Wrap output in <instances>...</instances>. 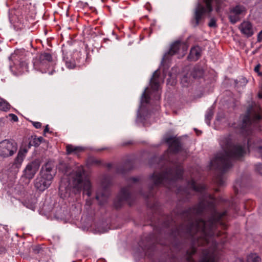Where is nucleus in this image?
<instances>
[{
  "label": "nucleus",
  "mask_w": 262,
  "mask_h": 262,
  "mask_svg": "<svg viewBox=\"0 0 262 262\" xmlns=\"http://www.w3.org/2000/svg\"><path fill=\"white\" fill-rule=\"evenodd\" d=\"M59 169H63L64 174L68 177V184L62 179L59 187V194L63 199L68 198L73 194L79 193L82 190L83 193L90 196L92 194V184L88 174L83 167L80 165L72 171L66 164H61Z\"/></svg>",
  "instance_id": "3"
},
{
  "label": "nucleus",
  "mask_w": 262,
  "mask_h": 262,
  "mask_svg": "<svg viewBox=\"0 0 262 262\" xmlns=\"http://www.w3.org/2000/svg\"><path fill=\"white\" fill-rule=\"evenodd\" d=\"M216 182L219 186H223L225 183V179L224 177L219 175L216 178Z\"/></svg>",
  "instance_id": "29"
},
{
  "label": "nucleus",
  "mask_w": 262,
  "mask_h": 262,
  "mask_svg": "<svg viewBox=\"0 0 262 262\" xmlns=\"http://www.w3.org/2000/svg\"><path fill=\"white\" fill-rule=\"evenodd\" d=\"M35 250H37V252H39V250L38 248H36L35 249Z\"/></svg>",
  "instance_id": "49"
},
{
  "label": "nucleus",
  "mask_w": 262,
  "mask_h": 262,
  "mask_svg": "<svg viewBox=\"0 0 262 262\" xmlns=\"http://www.w3.org/2000/svg\"><path fill=\"white\" fill-rule=\"evenodd\" d=\"M257 42H260L262 41V30L259 32L257 35Z\"/></svg>",
  "instance_id": "36"
},
{
  "label": "nucleus",
  "mask_w": 262,
  "mask_h": 262,
  "mask_svg": "<svg viewBox=\"0 0 262 262\" xmlns=\"http://www.w3.org/2000/svg\"><path fill=\"white\" fill-rule=\"evenodd\" d=\"M245 8L241 5H237L231 8L230 11V14L229 15L230 21L232 24L236 23L239 20V16L245 13Z\"/></svg>",
  "instance_id": "16"
},
{
  "label": "nucleus",
  "mask_w": 262,
  "mask_h": 262,
  "mask_svg": "<svg viewBox=\"0 0 262 262\" xmlns=\"http://www.w3.org/2000/svg\"><path fill=\"white\" fill-rule=\"evenodd\" d=\"M152 160L157 161L158 160V158L157 157H155Z\"/></svg>",
  "instance_id": "46"
},
{
  "label": "nucleus",
  "mask_w": 262,
  "mask_h": 262,
  "mask_svg": "<svg viewBox=\"0 0 262 262\" xmlns=\"http://www.w3.org/2000/svg\"><path fill=\"white\" fill-rule=\"evenodd\" d=\"M10 60H12L14 62V67L15 69L17 71V72L14 73L15 75H19L24 73L25 71L27 70L28 66L27 63L25 61H20L18 57H17V54L14 53L12 54L9 57Z\"/></svg>",
  "instance_id": "15"
},
{
  "label": "nucleus",
  "mask_w": 262,
  "mask_h": 262,
  "mask_svg": "<svg viewBox=\"0 0 262 262\" xmlns=\"http://www.w3.org/2000/svg\"><path fill=\"white\" fill-rule=\"evenodd\" d=\"M164 155L161 158V161L158 164V167L161 169L160 172L155 171L149 178V189L150 191L154 187L159 185H163L171 189L175 186L176 181L181 179L183 174V168L179 163H172L168 168H164L162 167V164L168 163L169 159ZM142 195L146 198H150L153 195L151 192L147 194H144L141 191L140 192Z\"/></svg>",
  "instance_id": "4"
},
{
  "label": "nucleus",
  "mask_w": 262,
  "mask_h": 262,
  "mask_svg": "<svg viewBox=\"0 0 262 262\" xmlns=\"http://www.w3.org/2000/svg\"><path fill=\"white\" fill-rule=\"evenodd\" d=\"M36 202L34 200L33 201L30 202L29 201H25L24 202V205L28 208L34 210L35 208Z\"/></svg>",
  "instance_id": "27"
},
{
  "label": "nucleus",
  "mask_w": 262,
  "mask_h": 262,
  "mask_svg": "<svg viewBox=\"0 0 262 262\" xmlns=\"http://www.w3.org/2000/svg\"><path fill=\"white\" fill-rule=\"evenodd\" d=\"M220 145L222 150L217 152L211 160L210 166L222 173L225 172L232 165L233 159H240L243 157L248 149H253L255 155L262 158V141L258 140L253 145L250 144L248 140L247 145L244 144H233L230 135H225L221 137Z\"/></svg>",
  "instance_id": "2"
},
{
  "label": "nucleus",
  "mask_w": 262,
  "mask_h": 262,
  "mask_svg": "<svg viewBox=\"0 0 262 262\" xmlns=\"http://www.w3.org/2000/svg\"><path fill=\"white\" fill-rule=\"evenodd\" d=\"M111 184V178L107 175L104 176L101 181V186L103 188V191L101 193L97 192L96 196V199L101 205L104 204L107 201L109 192L107 188Z\"/></svg>",
  "instance_id": "13"
},
{
  "label": "nucleus",
  "mask_w": 262,
  "mask_h": 262,
  "mask_svg": "<svg viewBox=\"0 0 262 262\" xmlns=\"http://www.w3.org/2000/svg\"><path fill=\"white\" fill-rule=\"evenodd\" d=\"M156 106H157V107H158V104H157V103H156Z\"/></svg>",
  "instance_id": "54"
},
{
  "label": "nucleus",
  "mask_w": 262,
  "mask_h": 262,
  "mask_svg": "<svg viewBox=\"0 0 262 262\" xmlns=\"http://www.w3.org/2000/svg\"><path fill=\"white\" fill-rule=\"evenodd\" d=\"M261 258L256 254H249L247 257V262H260Z\"/></svg>",
  "instance_id": "25"
},
{
  "label": "nucleus",
  "mask_w": 262,
  "mask_h": 262,
  "mask_svg": "<svg viewBox=\"0 0 262 262\" xmlns=\"http://www.w3.org/2000/svg\"><path fill=\"white\" fill-rule=\"evenodd\" d=\"M53 164L48 162L41 167L40 172L34 180L35 188L39 191H43L51 184L54 172L53 171Z\"/></svg>",
  "instance_id": "7"
},
{
  "label": "nucleus",
  "mask_w": 262,
  "mask_h": 262,
  "mask_svg": "<svg viewBox=\"0 0 262 262\" xmlns=\"http://www.w3.org/2000/svg\"><path fill=\"white\" fill-rule=\"evenodd\" d=\"M163 81V78L160 77V73L158 70L155 71L152 77L150 80V85L152 90V92H147L148 88H145L143 92L141 101L140 105L137 113V117L136 121L138 122L144 123L146 118L142 114L145 112V104H149L151 97H153L154 99L157 101L160 99V93L159 89L160 83Z\"/></svg>",
  "instance_id": "5"
},
{
  "label": "nucleus",
  "mask_w": 262,
  "mask_h": 262,
  "mask_svg": "<svg viewBox=\"0 0 262 262\" xmlns=\"http://www.w3.org/2000/svg\"><path fill=\"white\" fill-rule=\"evenodd\" d=\"M34 146H37V145H38V144H37V143H35V144H34Z\"/></svg>",
  "instance_id": "50"
},
{
  "label": "nucleus",
  "mask_w": 262,
  "mask_h": 262,
  "mask_svg": "<svg viewBox=\"0 0 262 262\" xmlns=\"http://www.w3.org/2000/svg\"><path fill=\"white\" fill-rule=\"evenodd\" d=\"M17 150L16 144L9 140L0 142V156L6 158L12 156Z\"/></svg>",
  "instance_id": "12"
},
{
  "label": "nucleus",
  "mask_w": 262,
  "mask_h": 262,
  "mask_svg": "<svg viewBox=\"0 0 262 262\" xmlns=\"http://www.w3.org/2000/svg\"><path fill=\"white\" fill-rule=\"evenodd\" d=\"M260 112V109L258 106H251L248 109L246 114L242 117L240 126L244 134L249 135L255 124L261 119Z\"/></svg>",
  "instance_id": "8"
},
{
  "label": "nucleus",
  "mask_w": 262,
  "mask_h": 262,
  "mask_svg": "<svg viewBox=\"0 0 262 262\" xmlns=\"http://www.w3.org/2000/svg\"><path fill=\"white\" fill-rule=\"evenodd\" d=\"M67 154H75L77 155L78 153L82 151L84 148L80 146H74L72 145H68L66 147Z\"/></svg>",
  "instance_id": "22"
},
{
  "label": "nucleus",
  "mask_w": 262,
  "mask_h": 262,
  "mask_svg": "<svg viewBox=\"0 0 262 262\" xmlns=\"http://www.w3.org/2000/svg\"><path fill=\"white\" fill-rule=\"evenodd\" d=\"M139 246H140V247H141V248L142 250L143 251V252L144 253H145L146 247H142V246H141V243H140V244H139Z\"/></svg>",
  "instance_id": "38"
},
{
  "label": "nucleus",
  "mask_w": 262,
  "mask_h": 262,
  "mask_svg": "<svg viewBox=\"0 0 262 262\" xmlns=\"http://www.w3.org/2000/svg\"><path fill=\"white\" fill-rule=\"evenodd\" d=\"M234 187H235V189H237V186H236V185L234 186Z\"/></svg>",
  "instance_id": "52"
},
{
  "label": "nucleus",
  "mask_w": 262,
  "mask_h": 262,
  "mask_svg": "<svg viewBox=\"0 0 262 262\" xmlns=\"http://www.w3.org/2000/svg\"><path fill=\"white\" fill-rule=\"evenodd\" d=\"M213 115V109L210 107L207 110L205 114V121L208 125H210V120Z\"/></svg>",
  "instance_id": "24"
},
{
  "label": "nucleus",
  "mask_w": 262,
  "mask_h": 262,
  "mask_svg": "<svg viewBox=\"0 0 262 262\" xmlns=\"http://www.w3.org/2000/svg\"><path fill=\"white\" fill-rule=\"evenodd\" d=\"M216 20L215 18L212 17L210 19V21L208 23V26L210 27L211 28H214L216 27Z\"/></svg>",
  "instance_id": "30"
},
{
  "label": "nucleus",
  "mask_w": 262,
  "mask_h": 262,
  "mask_svg": "<svg viewBox=\"0 0 262 262\" xmlns=\"http://www.w3.org/2000/svg\"><path fill=\"white\" fill-rule=\"evenodd\" d=\"M133 194L130 186L123 188L116 198L114 204L116 208H120L125 202L131 204Z\"/></svg>",
  "instance_id": "11"
},
{
  "label": "nucleus",
  "mask_w": 262,
  "mask_h": 262,
  "mask_svg": "<svg viewBox=\"0 0 262 262\" xmlns=\"http://www.w3.org/2000/svg\"><path fill=\"white\" fill-rule=\"evenodd\" d=\"M10 68L11 69V70L13 72V69L14 68V67H12L11 65L10 66Z\"/></svg>",
  "instance_id": "44"
},
{
  "label": "nucleus",
  "mask_w": 262,
  "mask_h": 262,
  "mask_svg": "<svg viewBox=\"0 0 262 262\" xmlns=\"http://www.w3.org/2000/svg\"><path fill=\"white\" fill-rule=\"evenodd\" d=\"M201 56V49L199 47H194L190 50L188 58L190 60L196 61Z\"/></svg>",
  "instance_id": "21"
},
{
  "label": "nucleus",
  "mask_w": 262,
  "mask_h": 262,
  "mask_svg": "<svg viewBox=\"0 0 262 262\" xmlns=\"http://www.w3.org/2000/svg\"><path fill=\"white\" fill-rule=\"evenodd\" d=\"M188 48V46L187 43L180 41H175L171 45L169 50L164 54L161 63L163 64L168 61L170 58L174 54H178V58L183 57Z\"/></svg>",
  "instance_id": "10"
},
{
  "label": "nucleus",
  "mask_w": 262,
  "mask_h": 262,
  "mask_svg": "<svg viewBox=\"0 0 262 262\" xmlns=\"http://www.w3.org/2000/svg\"><path fill=\"white\" fill-rule=\"evenodd\" d=\"M140 180L139 177H136V178H132L129 180L128 183H132L133 184H136L138 182H139Z\"/></svg>",
  "instance_id": "31"
},
{
  "label": "nucleus",
  "mask_w": 262,
  "mask_h": 262,
  "mask_svg": "<svg viewBox=\"0 0 262 262\" xmlns=\"http://www.w3.org/2000/svg\"><path fill=\"white\" fill-rule=\"evenodd\" d=\"M49 132V128H48V125H46V128L44 129V133L46 134V133Z\"/></svg>",
  "instance_id": "39"
},
{
  "label": "nucleus",
  "mask_w": 262,
  "mask_h": 262,
  "mask_svg": "<svg viewBox=\"0 0 262 262\" xmlns=\"http://www.w3.org/2000/svg\"><path fill=\"white\" fill-rule=\"evenodd\" d=\"M1 123V122H0V124Z\"/></svg>",
  "instance_id": "56"
},
{
  "label": "nucleus",
  "mask_w": 262,
  "mask_h": 262,
  "mask_svg": "<svg viewBox=\"0 0 262 262\" xmlns=\"http://www.w3.org/2000/svg\"><path fill=\"white\" fill-rule=\"evenodd\" d=\"M204 70L203 68L199 66H196L193 69L191 75L194 78H201L203 76Z\"/></svg>",
  "instance_id": "23"
},
{
  "label": "nucleus",
  "mask_w": 262,
  "mask_h": 262,
  "mask_svg": "<svg viewBox=\"0 0 262 262\" xmlns=\"http://www.w3.org/2000/svg\"><path fill=\"white\" fill-rule=\"evenodd\" d=\"M172 234L173 236H176V233H172Z\"/></svg>",
  "instance_id": "48"
},
{
  "label": "nucleus",
  "mask_w": 262,
  "mask_h": 262,
  "mask_svg": "<svg viewBox=\"0 0 262 262\" xmlns=\"http://www.w3.org/2000/svg\"><path fill=\"white\" fill-rule=\"evenodd\" d=\"M165 142L169 144L170 152L173 153L178 152L181 148V145L179 141L172 137L165 139Z\"/></svg>",
  "instance_id": "19"
},
{
  "label": "nucleus",
  "mask_w": 262,
  "mask_h": 262,
  "mask_svg": "<svg viewBox=\"0 0 262 262\" xmlns=\"http://www.w3.org/2000/svg\"><path fill=\"white\" fill-rule=\"evenodd\" d=\"M40 165L39 160H35L28 163L24 170V176L29 180L32 179L38 171Z\"/></svg>",
  "instance_id": "14"
},
{
  "label": "nucleus",
  "mask_w": 262,
  "mask_h": 262,
  "mask_svg": "<svg viewBox=\"0 0 262 262\" xmlns=\"http://www.w3.org/2000/svg\"><path fill=\"white\" fill-rule=\"evenodd\" d=\"M260 67V64H257L254 68V71L256 73L258 72L259 71Z\"/></svg>",
  "instance_id": "37"
},
{
  "label": "nucleus",
  "mask_w": 262,
  "mask_h": 262,
  "mask_svg": "<svg viewBox=\"0 0 262 262\" xmlns=\"http://www.w3.org/2000/svg\"><path fill=\"white\" fill-rule=\"evenodd\" d=\"M117 171L118 173H123L124 172V171L123 170H120L119 169H117Z\"/></svg>",
  "instance_id": "43"
},
{
  "label": "nucleus",
  "mask_w": 262,
  "mask_h": 262,
  "mask_svg": "<svg viewBox=\"0 0 262 262\" xmlns=\"http://www.w3.org/2000/svg\"><path fill=\"white\" fill-rule=\"evenodd\" d=\"M86 205L90 206L91 205V201L88 200H87L86 202Z\"/></svg>",
  "instance_id": "42"
},
{
  "label": "nucleus",
  "mask_w": 262,
  "mask_h": 262,
  "mask_svg": "<svg viewBox=\"0 0 262 262\" xmlns=\"http://www.w3.org/2000/svg\"><path fill=\"white\" fill-rule=\"evenodd\" d=\"M67 67L69 69H73L75 67V63L71 61H66V62Z\"/></svg>",
  "instance_id": "33"
},
{
  "label": "nucleus",
  "mask_w": 262,
  "mask_h": 262,
  "mask_svg": "<svg viewBox=\"0 0 262 262\" xmlns=\"http://www.w3.org/2000/svg\"><path fill=\"white\" fill-rule=\"evenodd\" d=\"M192 192L201 193L202 198L198 205L186 210L183 214L187 222L184 230L192 243L190 250L187 251L186 259L188 261H193L192 256L196 252V245L214 243V237L219 235L215 230L216 226L222 224L221 220L226 214L225 211L220 213L216 211V200L206 192L204 184H197L191 180L187 182L186 188L178 189V193L186 196Z\"/></svg>",
  "instance_id": "1"
},
{
  "label": "nucleus",
  "mask_w": 262,
  "mask_h": 262,
  "mask_svg": "<svg viewBox=\"0 0 262 262\" xmlns=\"http://www.w3.org/2000/svg\"><path fill=\"white\" fill-rule=\"evenodd\" d=\"M10 107V105L8 102H7L5 100L0 98V110L7 111L9 110Z\"/></svg>",
  "instance_id": "26"
},
{
  "label": "nucleus",
  "mask_w": 262,
  "mask_h": 262,
  "mask_svg": "<svg viewBox=\"0 0 262 262\" xmlns=\"http://www.w3.org/2000/svg\"><path fill=\"white\" fill-rule=\"evenodd\" d=\"M191 83V79L187 76H184L181 79V83L183 86H188Z\"/></svg>",
  "instance_id": "28"
},
{
  "label": "nucleus",
  "mask_w": 262,
  "mask_h": 262,
  "mask_svg": "<svg viewBox=\"0 0 262 262\" xmlns=\"http://www.w3.org/2000/svg\"><path fill=\"white\" fill-rule=\"evenodd\" d=\"M178 233V234H180V233H179V231H178V233Z\"/></svg>",
  "instance_id": "55"
},
{
  "label": "nucleus",
  "mask_w": 262,
  "mask_h": 262,
  "mask_svg": "<svg viewBox=\"0 0 262 262\" xmlns=\"http://www.w3.org/2000/svg\"><path fill=\"white\" fill-rule=\"evenodd\" d=\"M107 166H108V167L111 168V166H112V164H108Z\"/></svg>",
  "instance_id": "47"
},
{
  "label": "nucleus",
  "mask_w": 262,
  "mask_h": 262,
  "mask_svg": "<svg viewBox=\"0 0 262 262\" xmlns=\"http://www.w3.org/2000/svg\"><path fill=\"white\" fill-rule=\"evenodd\" d=\"M33 125L36 128H39L41 126V123H40L39 122H33Z\"/></svg>",
  "instance_id": "35"
},
{
  "label": "nucleus",
  "mask_w": 262,
  "mask_h": 262,
  "mask_svg": "<svg viewBox=\"0 0 262 262\" xmlns=\"http://www.w3.org/2000/svg\"><path fill=\"white\" fill-rule=\"evenodd\" d=\"M216 260L217 254L213 248V249L203 250L200 262H216Z\"/></svg>",
  "instance_id": "17"
},
{
  "label": "nucleus",
  "mask_w": 262,
  "mask_h": 262,
  "mask_svg": "<svg viewBox=\"0 0 262 262\" xmlns=\"http://www.w3.org/2000/svg\"><path fill=\"white\" fill-rule=\"evenodd\" d=\"M255 169L260 174H262V164H258L256 165Z\"/></svg>",
  "instance_id": "32"
},
{
  "label": "nucleus",
  "mask_w": 262,
  "mask_h": 262,
  "mask_svg": "<svg viewBox=\"0 0 262 262\" xmlns=\"http://www.w3.org/2000/svg\"><path fill=\"white\" fill-rule=\"evenodd\" d=\"M27 151L28 150L26 149H21L19 151L13 163V166L16 168L18 169L20 167Z\"/></svg>",
  "instance_id": "20"
},
{
  "label": "nucleus",
  "mask_w": 262,
  "mask_h": 262,
  "mask_svg": "<svg viewBox=\"0 0 262 262\" xmlns=\"http://www.w3.org/2000/svg\"><path fill=\"white\" fill-rule=\"evenodd\" d=\"M33 67L37 71L47 73L48 69L54 64L52 56L50 53H43L33 59Z\"/></svg>",
  "instance_id": "9"
},
{
  "label": "nucleus",
  "mask_w": 262,
  "mask_h": 262,
  "mask_svg": "<svg viewBox=\"0 0 262 262\" xmlns=\"http://www.w3.org/2000/svg\"><path fill=\"white\" fill-rule=\"evenodd\" d=\"M10 117L11 118V119L15 122L18 121V117L14 114H10L9 115Z\"/></svg>",
  "instance_id": "34"
},
{
  "label": "nucleus",
  "mask_w": 262,
  "mask_h": 262,
  "mask_svg": "<svg viewBox=\"0 0 262 262\" xmlns=\"http://www.w3.org/2000/svg\"><path fill=\"white\" fill-rule=\"evenodd\" d=\"M93 163H95V164H98L99 163V161H98V160H93Z\"/></svg>",
  "instance_id": "40"
},
{
  "label": "nucleus",
  "mask_w": 262,
  "mask_h": 262,
  "mask_svg": "<svg viewBox=\"0 0 262 262\" xmlns=\"http://www.w3.org/2000/svg\"><path fill=\"white\" fill-rule=\"evenodd\" d=\"M225 0H203V4L199 2L194 9L192 23L196 27L199 25L203 15L206 14L210 16L212 11L213 6L215 4V10L217 13L221 11V5Z\"/></svg>",
  "instance_id": "6"
},
{
  "label": "nucleus",
  "mask_w": 262,
  "mask_h": 262,
  "mask_svg": "<svg viewBox=\"0 0 262 262\" xmlns=\"http://www.w3.org/2000/svg\"><path fill=\"white\" fill-rule=\"evenodd\" d=\"M258 73V75L259 76H262V73L260 72L259 71L258 72H257Z\"/></svg>",
  "instance_id": "45"
},
{
  "label": "nucleus",
  "mask_w": 262,
  "mask_h": 262,
  "mask_svg": "<svg viewBox=\"0 0 262 262\" xmlns=\"http://www.w3.org/2000/svg\"><path fill=\"white\" fill-rule=\"evenodd\" d=\"M49 74H53V71H52L51 72H49Z\"/></svg>",
  "instance_id": "53"
},
{
  "label": "nucleus",
  "mask_w": 262,
  "mask_h": 262,
  "mask_svg": "<svg viewBox=\"0 0 262 262\" xmlns=\"http://www.w3.org/2000/svg\"><path fill=\"white\" fill-rule=\"evenodd\" d=\"M241 33L247 37H249L254 33L252 24L248 21H243L239 26Z\"/></svg>",
  "instance_id": "18"
},
{
  "label": "nucleus",
  "mask_w": 262,
  "mask_h": 262,
  "mask_svg": "<svg viewBox=\"0 0 262 262\" xmlns=\"http://www.w3.org/2000/svg\"><path fill=\"white\" fill-rule=\"evenodd\" d=\"M216 119V120H219V117H217Z\"/></svg>",
  "instance_id": "51"
},
{
  "label": "nucleus",
  "mask_w": 262,
  "mask_h": 262,
  "mask_svg": "<svg viewBox=\"0 0 262 262\" xmlns=\"http://www.w3.org/2000/svg\"><path fill=\"white\" fill-rule=\"evenodd\" d=\"M236 262H244V260L241 258H238L236 259Z\"/></svg>",
  "instance_id": "41"
}]
</instances>
